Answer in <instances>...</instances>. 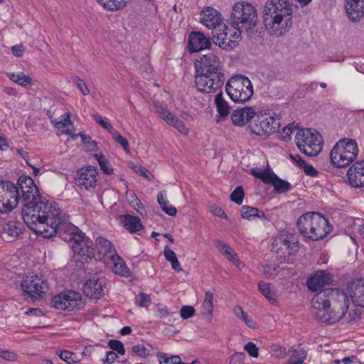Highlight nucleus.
Returning a JSON list of instances; mask_svg holds the SVG:
<instances>
[{
    "instance_id": "nucleus-1",
    "label": "nucleus",
    "mask_w": 364,
    "mask_h": 364,
    "mask_svg": "<svg viewBox=\"0 0 364 364\" xmlns=\"http://www.w3.org/2000/svg\"><path fill=\"white\" fill-rule=\"evenodd\" d=\"M19 201L25 203L22 218L28 227L41 235L62 211L53 203L41 200L34 181L28 176L19 177L17 184Z\"/></svg>"
},
{
    "instance_id": "nucleus-2",
    "label": "nucleus",
    "mask_w": 364,
    "mask_h": 364,
    "mask_svg": "<svg viewBox=\"0 0 364 364\" xmlns=\"http://www.w3.org/2000/svg\"><path fill=\"white\" fill-rule=\"evenodd\" d=\"M58 234L64 241L71 243L70 247L75 255L83 257L89 256L90 250L92 247L90 240L79 228L68 221L67 216L63 213L57 217L41 235L50 238Z\"/></svg>"
},
{
    "instance_id": "nucleus-3",
    "label": "nucleus",
    "mask_w": 364,
    "mask_h": 364,
    "mask_svg": "<svg viewBox=\"0 0 364 364\" xmlns=\"http://www.w3.org/2000/svg\"><path fill=\"white\" fill-rule=\"evenodd\" d=\"M195 82L202 92L213 93L220 90L225 80L222 63L218 56L210 53L195 63Z\"/></svg>"
},
{
    "instance_id": "nucleus-4",
    "label": "nucleus",
    "mask_w": 364,
    "mask_h": 364,
    "mask_svg": "<svg viewBox=\"0 0 364 364\" xmlns=\"http://www.w3.org/2000/svg\"><path fill=\"white\" fill-rule=\"evenodd\" d=\"M264 14L265 25H269L272 36H282L292 26V9L287 0H272Z\"/></svg>"
},
{
    "instance_id": "nucleus-5",
    "label": "nucleus",
    "mask_w": 364,
    "mask_h": 364,
    "mask_svg": "<svg viewBox=\"0 0 364 364\" xmlns=\"http://www.w3.org/2000/svg\"><path fill=\"white\" fill-rule=\"evenodd\" d=\"M300 233L313 241L324 238L331 231L327 218L316 212H309L299 217L296 223Z\"/></svg>"
},
{
    "instance_id": "nucleus-6",
    "label": "nucleus",
    "mask_w": 364,
    "mask_h": 364,
    "mask_svg": "<svg viewBox=\"0 0 364 364\" xmlns=\"http://www.w3.org/2000/svg\"><path fill=\"white\" fill-rule=\"evenodd\" d=\"M299 250V240L291 232H282L277 235L272 243L271 251L276 254L281 263L293 262V257Z\"/></svg>"
},
{
    "instance_id": "nucleus-7",
    "label": "nucleus",
    "mask_w": 364,
    "mask_h": 364,
    "mask_svg": "<svg viewBox=\"0 0 364 364\" xmlns=\"http://www.w3.org/2000/svg\"><path fill=\"white\" fill-rule=\"evenodd\" d=\"M358 148L353 139H345L338 141L330 152L331 164L342 168L350 165L357 157Z\"/></svg>"
},
{
    "instance_id": "nucleus-8",
    "label": "nucleus",
    "mask_w": 364,
    "mask_h": 364,
    "mask_svg": "<svg viewBox=\"0 0 364 364\" xmlns=\"http://www.w3.org/2000/svg\"><path fill=\"white\" fill-rule=\"evenodd\" d=\"M257 22V11L252 4L244 1L235 4L231 13L230 25H235L247 32L254 28Z\"/></svg>"
},
{
    "instance_id": "nucleus-9",
    "label": "nucleus",
    "mask_w": 364,
    "mask_h": 364,
    "mask_svg": "<svg viewBox=\"0 0 364 364\" xmlns=\"http://www.w3.org/2000/svg\"><path fill=\"white\" fill-rule=\"evenodd\" d=\"M299 150L308 156H317L323 149V138L315 129H300L295 136Z\"/></svg>"
},
{
    "instance_id": "nucleus-10",
    "label": "nucleus",
    "mask_w": 364,
    "mask_h": 364,
    "mask_svg": "<svg viewBox=\"0 0 364 364\" xmlns=\"http://www.w3.org/2000/svg\"><path fill=\"white\" fill-rule=\"evenodd\" d=\"M225 90L235 102L244 103L253 95V87L248 77L243 75L232 77L226 83Z\"/></svg>"
},
{
    "instance_id": "nucleus-11",
    "label": "nucleus",
    "mask_w": 364,
    "mask_h": 364,
    "mask_svg": "<svg viewBox=\"0 0 364 364\" xmlns=\"http://www.w3.org/2000/svg\"><path fill=\"white\" fill-rule=\"evenodd\" d=\"M329 292L331 296L328 314L321 313L320 316L324 323H333L339 321L346 314L349 307V300L347 294L338 289H332Z\"/></svg>"
},
{
    "instance_id": "nucleus-12",
    "label": "nucleus",
    "mask_w": 364,
    "mask_h": 364,
    "mask_svg": "<svg viewBox=\"0 0 364 364\" xmlns=\"http://www.w3.org/2000/svg\"><path fill=\"white\" fill-rule=\"evenodd\" d=\"M242 31V30L235 25H231L230 28L222 22L213 31L212 40L215 45L223 49H232L238 44Z\"/></svg>"
},
{
    "instance_id": "nucleus-13",
    "label": "nucleus",
    "mask_w": 364,
    "mask_h": 364,
    "mask_svg": "<svg viewBox=\"0 0 364 364\" xmlns=\"http://www.w3.org/2000/svg\"><path fill=\"white\" fill-rule=\"evenodd\" d=\"M242 31V30L235 25H231L230 28L222 22L213 31L212 40L215 45L223 49H232L238 44Z\"/></svg>"
},
{
    "instance_id": "nucleus-14",
    "label": "nucleus",
    "mask_w": 364,
    "mask_h": 364,
    "mask_svg": "<svg viewBox=\"0 0 364 364\" xmlns=\"http://www.w3.org/2000/svg\"><path fill=\"white\" fill-rule=\"evenodd\" d=\"M17 186L10 181H0V213H8L19 203Z\"/></svg>"
},
{
    "instance_id": "nucleus-15",
    "label": "nucleus",
    "mask_w": 364,
    "mask_h": 364,
    "mask_svg": "<svg viewBox=\"0 0 364 364\" xmlns=\"http://www.w3.org/2000/svg\"><path fill=\"white\" fill-rule=\"evenodd\" d=\"M52 306L57 309L73 311L83 306L84 302L79 292L68 291L55 295L52 299Z\"/></svg>"
},
{
    "instance_id": "nucleus-16",
    "label": "nucleus",
    "mask_w": 364,
    "mask_h": 364,
    "mask_svg": "<svg viewBox=\"0 0 364 364\" xmlns=\"http://www.w3.org/2000/svg\"><path fill=\"white\" fill-rule=\"evenodd\" d=\"M21 287L25 293L34 299L42 297L48 289L47 280L43 276L38 274L26 276L23 280Z\"/></svg>"
},
{
    "instance_id": "nucleus-17",
    "label": "nucleus",
    "mask_w": 364,
    "mask_h": 364,
    "mask_svg": "<svg viewBox=\"0 0 364 364\" xmlns=\"http://www.w3.org/2000/svg\"><path fill=\"white\" fill-rule=\"evenodd\" d=\"M97 168L88 166L78 169L75 174V183L80 190L89 191L97 186Z\"/></svg>"
},
{
    "instance_id": "nucleus-18",
    "label": "nucleus",
    "mask_w": 364,
    "mask_h": 364,
    "mask_svg": "<svg viewBox=\"0 0 364 364\" xmlns=\"http://www.w3.org/2000/svg\"><path fill=\"white\" fill-rule=\"evenodd\" d=\"M279 127V122L277 119L266 115L257 116L250 124L251 132L259 136L274 133Z\"/></svg>"
},
{
    "instance_id": "nucleus-19",
    "label": "nucleus",
    "mask_w": 364,
    "mask_h": 364,
    "mask_svg": "<svg viewBox=\"0 0 364 364\" xmlns=\"http://www.w3.org/2000/svg\"><path fill=\"white\" fill-rule=\"evenodd\" d=\"M331 290L332 288L323 289L322 291H318L311 300V306L315 309L314 318L319 322L324 323L320 314H328L331 296L329 291Z\"/></svg>"
},
{
    "instance_id": "nucleus-20",
    "label": "nucleus",
    "mask_w": 364,
    "mask_h": 364,
    "mask_svg": "<svg viewBox=\"0 0 364 364\" xmlns=\"http://www.w3.org/2000/svg\"><path fill=\"white\" fill-rule=\"evenodd\" d=\"M350 184L355 188L364 186V160L353 164L348 171Z\"/></svg>"
},
{
    "instance_id": "nucleus-21",
    "label": "nucleus",
    "mask_w": 364,
    "mask_h": 364,
    "mask_svg": "<svg viewBox=\"0 0 364 364\" xmlns=\"http://www.w3.org/2000/svg\"><path fill=\"white\" fill-rule=\"evenodd\" d=\"M211 46L209 37H206L203 33L192 32L189 36L188 50L191 53L209 48Z\"/></svg>"
},
{
    "instance_id": "nucleus-22",
    "label": "nucleus",
    "mask_w": 364,
    "mask_h": 364,
    "mask_svg": "<svg viewBox=\"0 0 364 364\" xmlns=\"http://www.w3.org/2000/svg\"><path fill=\"white\" fill-rule=\"evenodd\" d=\"M222 15L213 7H206L202 11L200 22L213 31L222 23Z\"/></svg>"
},
{
    "instance_id": "nucleus-23",
    "label": "nucleus",
    "mask_w": 364,
    "mask_h": 364,
    "mask_svg": "<svg viewBox=\"0 0 364 364\" xmlns=\"http://www.w3.org/2000/svg\"><path fill=\"white\" fill-rule=\"evenodd\" d=\"M348 292L353 303L360 307H364V279H358L348 285Z\"/></svg>"
},
{
    "instance_id": "nucleus-24",
    "label": "nucleus",
    "mask_w": 364,
    "mask_h": 364,
    "mask_svg": "<svg viewBox=\"0 0 364 364\" xmlns=\"http://www.w3.org/2000/svg\"><path fill=\"white\" fill-rule=\"evenodd\" d=\"M331 281L330 274L325 271L317 272L307 280V287L311 291H320Z\"/></svg>"
},
{
    "instance_id": "nucleus-25",
    "label": "nucleus",
    "mask_w": 364,
    "mask_h": 364,
    "mask_svg": "<svg viewBox=\"0 0 364 364\" xmlns=\"http://www.w3.org/2000/svg\"><path fill=\"white\" fill-rule=\"evenodd\" d=\"M95 243L99 255L105 262L116 256L117 252L114 245L106 238L99 237L96 239Z\"/></svg>"
},
{
    "instance_id": "nucleus-26",
    "label": "nucleus",
    "mask_w": 364,
    "mask_h": 364,
    "mask_svg": "<svg viewBox=\"0 0 364 364\" xmlns=\"http://www.w3.org/2000/svg\"><path fill=\"white\" fill-rule=\"evenodd\" d=\"M255 116V111L250 107L234 110L231 119L235 126L242 127Z\"/></svg>"
},
{
    "instance_id": "nucleus-27",
    "label": "nucleus",
    "mask_w": 364,
    "mask_h": 364,
    "mask_svg": "<svg viewBox=\"0 0 364 364\" xmlns=\"http://www.w3.org/2000/svg\"><path fill=\"white\" fill-rule=\"evenodd\" d=\"M83 291L90 299H100L104 291L102 282L99 279L86 281L83 287Z\"/></svg>"
},
{
    "instance_id": "nucleus-28",
    "label": "nucleus",
    "mask_w": 364,
    "mask_h": 364,
    "mask_svg": "<svg viewBox=\"0 0 364 364\" xmlns=\"http://www.w3.org/2000/svg\"><path fill=\"white\" fill-rule=\"evenodd\" d=\"M23 224L18 221L9 220L2 228L1 235L4 240H11L18 237L23 230Z\"/></svg>"
},
{
    "instance_id": "nucleus-29",
    "label": "nucleus",
    "mask_w": 364,
    "mask_h": 364,
    "mask_svg": "<svg viewBox=\"0 0 364 364\" xmlns=\"http://www.w3.org/2000/svg\"><path fill=\"white\" fill-rule=\"evenodd\" d=\"M349 18L357 21L364 16V0H346Z\"/></svg>"
},
{
    "instance_id": "nucleus-30",
    "label": "nucleus",
    "mask_w": 364,
    "mask_h": 364,
    "mask_svg": "<svg viewBox=\"0 0 364 364\" xmlns=\"http://www.w3.org/2000/svg\"><path fill=\"white\" fill-rule=\"evenodd\" d=\"M107 263L111 262L112 265V271L120 276L123 277H130L131 272L129 267L126 265L124 260L117 255L111 258L109 260H107Z\"/></svg>"
},
{
    "instance_id": "nucleus-31",
    "label": "nucleus",
    "mask_w": 364,
    "mask_h": 364,
    "mask_svg": "<svg viewBox=\"0 0 364 364\" xmlns=\"http://www.w3.org/2000/svg\"><path fill=\"white\" fill-rule=\"evenodd\" d=\"M121 218L122 219V222L124 223V227L130 232H136L143 229L141 220L138 217L127 214L122 215Z\"/></svg>"
},
{
    "instance_id": "nucleus-32",
    "label": "nucleus",
    "mask_w": 364,
    "mask_h": 364,
    "mask_svg": "<svg viewBox=\"0 0 364 364\" xmlns=\"http://www.w3.org/2000/svg\"><path fill=\"white\" fill-rule=\"evenodd\" d=\"M241 216L243 219L251 220L255 218L267 219L264 213L257 208L243 205L241 208Z\"/></svg>"
},
{
    "instance_id": "nucleus-33",
    "label": "nucleus",
    "mask_w": 364,
    "mask_h": 364,
    "mask_svg": "<svg viewBox=\"0 0 364 364\" xmlns=\"http://www.w3.org/2000/svg\"><path fill=\"white\" fill-rule=\"evenodd\" d=\"M215 103L217 107V111L220 117H225L230 113V107L226 100L223 97V94L220 92L216 95L215 98Z\"/></svg>"
},
{
    "instance_id": "nucleus-34",
    "label": "nucleus",
    "mask_w": 364,
    "mask_h": 364,
    "mask_svg": "<svg viewBox=\"0 0 364 364\" xmlns=\"http://www.w3.org/2000/svg\"><path fill=\"white\" fill-rule=\"evenodd\" d=\"M288 355L290 357L289 361L296 363L297 364H302L306 359V352L303 348L291 347L288 350Z\"/></svg>"
},
{
    "instance_id": "nucleus-35",
    "label": "nucleus",
    "mask_w": 364,
    "mask_h": 364,
    "mask_svg": "<svg viewBox=\"0 0 364 364\" xmlns=\"http://www.w3.org/2000/svg\"><path fill=\"white\" fill-rule=\"evenodd\" d=\"M213 294L209 291L205 293L204 300L202 304V314L211 319L213 310Z\"/></svg>"
},
{
    "instance_id": "nucleus-36",
    "label": "nucleus",
    "mask_w": 364,
    "mask_h": 364,
    "mask_svg": "<svg viewBox=\"0 0 364 364\" xmlns=\"http://www.w3.org/2000/svg\"><path fill=\"white\" fill-rule=\"evenodd\" d=\"M105 9L108 11H118L124 7L128 0H97Z\"/></svg>"
},
{
    "instance_id": "nucleus-37",
    "label": "nucleus",
    "mask_w": 364,
    "mask_h": 364,
    "mask_svg": "<svg viewBox=\"0 0 364 364\" xmlns=\"http://www.w3.org/2000/svg\"><path fill=\"white\" fill-rule=\"evenodd\" d=\"M259 291L272 304L277 302V298L274 292L272 290L271 284L268 282H260L258 284Z\"/></svg>"
},
{
    "instance_id": "nucleus-38",
    "label": "nucleus",
    "mask_w": 364,
    "mask_h": 364,
    "mask_svg": "<svg viewBox=\"0 0 364 364\" xmlns=\"http://www.w3.org/2000/svg\"><path fill=\"white\" fill-rule=\"evenodd\" d=\"M164 257L171 264V267L175 271L178 272L182 271L176 253L168 246H166L164 248Z\"/></svg>"
},
{
    "instance_id": "nucleus-39",
    "label": "nucleus",
    "mask_w": 364,
    "mask_h": 364,
    "mask_svg": "<svg viewBox=\"0 0 364 364\" xmlns=\"http://www.w3.org/2000/svg\"><path fill=\"white\" fill-rule=\"evenodd\" d=\"M7 76L13 82L23 86L27 87L30 85L32 82V80L28 76H26L23 73L20 72L17 74L15 73H8Z\"/></svg>"
},
{
    "instance_id": "nucleus-40",
    "label": "nucleus",
    "mask_w": 364,
    "mask_h": 364,
    "mask_svg": "<svg viewBox=\"0 0 364 364\" xmlns=\"http://www.w3.org/2000/svg\"><path fill=\"white\" fill-rule=\"evenodd\" d=\"M157 200L162 208V210L170 216H175L177 213V210L175 207L172 205H168L167 201L164 197V195L162 191L159 192L157 196Z\"/></svg>"
},
{
    "instance_id": "nucleus-41",
    "label": "nucleus",
    "mask_w": 364,
    "mask_h": 364,
    "mask_svg": "<svg viewBox=\"0 0 364 364\" xmlns=\"http://www.w3.org/2000/svg\"><path fill=\"white\" fill-rule=\"evenodd\" d=\"M95 158L98 161L100 168L104 173L110 175L113 173V168L110 166L108 160L102 153L95 154Z\"/></svg>"
},
{
    "instance_id": "nucleus-42",
    "label": "nucleus",
    "mask_w": 364,
    "mask_h": 364,
    "mask_svg": "<svg viewBox=\"0 0 364 364\" xmlns=\"http://www.w3.org/2000/svg\"><path fill=\"white\" fill-rule=\"evenodd\" d=\"M273 181L272 186L279 193H284L289 191L291 187V184L284 180L279 178L277 176Z\"/></svg>"
},
{
    "instance_id": "nucleus-43",
    "label": "nucleus",
    "mask_w": 364,
    "mask_h": 364,
    "mask_svg": "<svg viewBox=\"0 0 364 364\" xmlns=\"http://www.w3.org/2000/svg\"><path fill=\"white\" fill-rule=\"evenodd\" d=\"M168 124L173 127L176 129H177L181 134L183 135H188L189 133V129L184 123L180 120L176 116H173V118L168 122Z\"/></svg>"
},
{
    "instance_id": "nucleus-44",
    "label": "nucleus",
    "mask_w": 364,
    "mask_h": 364,
    "mask_svg": "<svg viewBox=\"0 0 364 364\" xmlns=\"http://www.w3.org/2000/svg\"><path fill=\"white\" fill-rule=\"evenodd\" d=\"M155 109L158 116L166 121L167 124L174 116L169 110L162 106L155 105Z\"/></svg>"
},
{
    "instance_id": "nucleus-45",
    "label": "nucleus",
    "mask_w": 364,
    "mask_h": 364,
    "mask_svg": "<svg viewBox=\"0 0 364 364\" xmlns=\"http://www.w3.org/2000/svg\"><path fill=\"white\" fill-rule=\"evenodd\" d=\"M231 200L241 205L244 198V191L242 186H237L230 195Z\"/></svg>"
},
{
    "instance_id": "nucleus-46",
    "label": "nucleus",
    "mask_w": 364,
    "mask_h": 364,
    "mask_svg": "<svg viewBox=\"0 0 364 364\" xmlns=\"http://www.w3.org/2000/svg\"><path fill=\"white\" fill-rule=\"evenodd\" d=\"M66 115V117L63 120L56 122L55 127L58 129L60 130L63 133L70 134V132L68 127V125L71 122L70 119V114L69 113H68Z\"/></svg>"
},
{
    "instance_id": "nucleus-47",
    "label": "nucleus",
    "mask_w": 364,
    "mask_h": 364,
    "mask_svg": "<svg viewBox=\"0 0 364 364\" xmlns=\"http://www.w3.org/2000/svg\"><path fill=\"white\" fill-rule=\"evenodd\" d=\"M71 79L73 82L75 84L83 95H88L90 94V90L86 83L78 76H73Z\"/></svg>"
},
{
    "instance_id": "nucleus-48",
    "label": "nucleus",
    "mask_w": 364,
    "mask_h": 364,
    "mask_svg": "<svg viewBox=\"0 0 364 364\" xmlns=\"http://www.w3.org/2000/svg\"><path fill=\"white\" fill-rule=\"evenodd\" d=\"M135 303L139 306L147 307L151 304V297L149 294L140 292L136 297Z\"/></svg>"
},
{
    "instance_id": "nucleus-49",
    "label": "nucleus",
    "mask_w": 364,
    "mask_h": 364,
    "mask_svg": "<svg viewBox=\"0 0 364 364\" xmlns=\"http://www.w3.org/2000/svg\"><path fill=\"white\" fill-rule=\"evenodd\" d=\"M129 203L132 206L134 207L135 210H137L139 213L141 215L144 214V212H145L144 208L141 206V203L140 200L138 199L134 193H130V198H129Z\"/></svg>"
},
{
    "instance_id": "nucleus-50",
    "label": "nucleus",
    "mask_w": 364,
    "mask_h": 364,
    "mask_svg": "<svg viewBox=\"0 0 364 364\" xmlns=\"http://www.w3.org/2000/svg\"><path fill=\"white\" fill-rule=\"evenodd\" d=\"M113 139L118 142L126 151H129V143L128 141L123 137L115 129L113 130V132L111 133Z\"/></svg>"
},
{
    "instance_id": "nucleus-51",
    "label": "nucleus",
    "mask_w": 364,
    "mask_h": 364,
    "mask_svg": "<svg viewBox=\"0 0 364 364\" xmlns=\"http://www.w3.org/2000/svg\"><path fill=\"white\" fill-rule=\"evenodd\" d=\"M133 170L135 173L139 174L140 176L144 177L149 181H151L153 178V175L151 174L149 171L141 165H135L133 166Z\"/></svg>"
},
{
    "instance_id": "nucleus-52",
    "label": "nucleus",
    "mask_w": 364,
    "mask_h": 364,
    "mask_svg": "<svg viewBox=\"0 0 364 364\" xmlns=\"http://www.w3.org/2000/svg\"><path fill=\"white\" fill-rule=\"evenodd\" d=\"M58 356L61 360H64L68 364L75 363V354L67 350H63L58 353Z\"/></svg>"
},
{
    "instance_id": "nucleus-53",
    "label": "nucleus",
    "mask_w": 364,
    "mask_h": 364,
    "mask_svg": "<svg viewBox=\"0 0 364 364\" xmlns=\"http://www.w3.org/2000/svg\"><path fill=\"white\" fill-rule=\"evenodd\" d=\"M109 346L113 350L117 351L120 355H124L125 353V349L124 348L123 343L117 340H111L109 342Z\"/></svg>"
},
{
    "instance_id": "nucleus-54",
    "label": "nucleus",
    "mask_w": 364,
    "mask_h": 364,
    "mask_svg": "<svg viewBox=\"0 0 364 364\" xmlns=\"http://www.w3.org/2000/svg\"><path fill=\"white\" fill-rule=\"evenodd\" d=\"M272 350L274 352L275 357L278 359H283L288 355L286 348L279 345H273Z\"/></svg>"
},
{
    "instance_id": "nucleus-55",
    "label": "nucleus",
    "mask_w": 364,
    "mask_h": 364,
    "mask_svg": "<svg viewBox=\"0 0 364 364\" xmlns=\"http://www.w3.org/2000/svg\"><path fill=\"white\" fill-rule=\"evenodd\" d=\"M93 119L96 122L100 124L104 129L107 130L110 134L113 132L114 127L107 122L105 121L103 118L99 114H94Z\"/></svg>"
},
{
    "instance_id": "nucleus-56",
    "label": "nucleus",
    "mask_w": 364,
    "mask_h": 364,
    "mask_svg": "<svg viewBox=\"0 0 364 364\" xmlns=\"http://www.w3.org/2000/svg\"><path fill=\"white\" fill-rule=\"evenodd\" d=\"M244 349L247 352V353L253 357L257 358L259 355V350L256 345L252 342H248L245 345Z\"/></svg>"
},
{
    "instance_id": "nucleus-57",
    "label": "nucleus",
    "mask_w": 364,
    "mask_h": 364,
    "mask_svg": "<svg viewBox=\"0 0 364 364\" xmlns=\"http://www.w3.org/2000/svg\"><path fill=\"white\" fill-rule=\"evenodd\" d=\"M195 314V309L191 306H184L181 309L180 315L183 319H188Z\"/></svg>"
},
{
    "instance_id": "nucleus-58",
    "label": "nucleus",
    "mask_w": 364,
    "mask_h": 364,
    "mask_svg": "<svg viewBox=\"0 0 364 364\" xmlns=\"http://www.w3.org/2000/svg\"><path fill=\"white\" fill-rule=\"evenodd\" d=\"M225 255L230 261L232 262L238 268H241V266L243 267L242 262L239 259L237 255L232 250V248H230Z\"/></svg>"
},
{
    "instance_id": "nucleus-59",
    "label": "nucleus",
    "mask_w": 364,
    "mask_h": 364,
    "mask_svg": "<svg viewBox=\"0 0 364 364\" xmlns=\"http://www.w3.org/2000/svg\"><path fill=\"white\" fill-rule=\"evenodd\" d=\"M296 129V126L292 123L289 124L283 129V139L287 141L290 139V136L292 134L293 131Z\"/></svg>"
},
{
    "instance_id": "nucleus-60",
    "label": "nucleus",
    "mask_w": 364,
    "mask_h": 364,
    "mask_svg": "<svg viewBox=\"0 0 364 364\" xmlns=\"http://www.w3.org/2000/svg\"><path fill=\"white\" fill-rule=\"evenodd\" d=\"M245 358L244 353H235L232 355L230 364H244Z\"/></svg>"
},
{
    "instance_id": "nucleus-61",
    "label": "nucleus",
    "mask_w": 364,
    "mask_h": 364,
    "mask_svg": "<svg viewBox=\"0 0 364 364\" xmlns=\"http://www.w3.org/2000/svg\"><path fill=\"white\" fill-rule=\"evenodd\" d=\"M277 176L274 173H271L268 170H264V173L262 174V176L261 178V180L267 183H271L273 184V181H274V178Z\"/></svg>"
},
{
    "instance_id": "nucleus-62",
    "label": "nucleus",
    "mask_w": 364,
    "mask_h": 364,
    "mask_svg": "<svg viewBox=\"0 0 364 364\" xmlns=\"http://www.w3.org/2000/svg\"><path fill=\"white\" fill-rule=\"evenodd\" d=\"M277 176L274 173H271L268 170H264V173L262 174V176L261 178V180L267 183H271L273 184V181H274V178Z\"/></svg>"
},
{
    "instance_id": "nucleus-63",
    "label": "nucleus",
    "mask_w": 364,
    "mask_h": 364,
    "mask_svg": "<svg viewBox=\"0 0 364 364\" xmlns=\"http://www.w3.org/2000/svg\"><path fill=\"white\" fill-rule=\"evenodd\" d=\"M301 168H302L305 173L309 176L314 177L318 175V171L311 165L307 164L306 162Z\"/></svg>"
},
{
    "instance_id": "nucleus-64",
    "label": "nucleus",
    "mask_w": 364,
    "mask_h": 364,
    "mask_svg": "<svg viewBox=\"0 0 364 364\" xmlns=\"http://www.w3.org/2000/svg\"><path fill=\"white\" fill-rule=\"evenodd\" d=\"M0 357L9 361H14L16 359V355L9 350H0Z\"/></svg>"
}]
</instances>
